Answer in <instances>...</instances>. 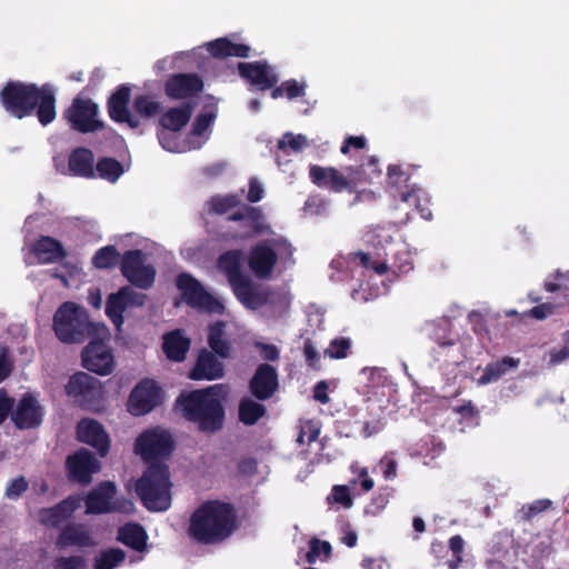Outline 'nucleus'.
<instances>
[{"mask_svg":"<svg viewBox=\"0 0 569 569\" xmlns=\"http://www.w3.org/2000/svg\"><path fill=\"white\" fill-rule=\"evenodd\" d=\"M266 412L263 405L252 400L243 399L239 405L240 420L246 425L256 423Z\"/></svg>","mask_w":569,"mask_h":569,"instance_id":"41","label":"nucleus"},{"mask_svg":"<svg viewBox=\"0 0 569 569\" xmlns=\"http://www.w3.org/2000/svg\"><path fill=\"white\" fill-rule=\"evenodd\" d=\"M120 266L122 274L133 286L148 289L153 284L156 270L141 251H126Z\"/></svg>","mask_w":569,"mask_h":569,"instance_id":"11","label":"nucleus"},{"mask_svg":"<svg viewBox=\"0 0 569 569\" xmlns=\"http://www.w3.org/2000/svg\"><path fill=\"white\" fill-rule=\"evenodd\" d=\"M274 262V251H250L249 266L258 277L268 276Z\"/></svg>","mask_w":569,"mask_h":569,"instance_id":"34","label":"nucleus"},{"mask_svg":"<svg viewBox=\"0 0 569 569\" xmlns=\"http://www.w3.org/2000/svg\"><path fill=\"white\" fill-rule=\"evenodd\" d=\"M356 257L363 267L375 270L378 274H383L388 270V262L381 257L380 251H360Z\"/></svg>","mask_w":569,"mask_h":569,"instance_id":"44","label":"nucleus"},{"mask_svg":"<svg viewBox=\"0 0 569 569\" xmlns=\"http://www.w3.org/2000/svg\"><path fill=\"white\" fill-rule=\"evenodd\" d=\"M203 89V82L198 74L180 73V99L189 97L194 101Z\"/></svg>","mask_w":569,"mask_h":569,"instance_id":"43","label":"nucleus"},{"mask_svg":"<svg viewBox=\"0 0 569 569\" xmlns=\"http://www.w3.org/2000/svg\"><path fill=\"white\" fill-rule=\"evenodd\" d=\"M180 297L193 308L210 312L222 313L224 306L208 293L198 280L190 274L180 273Z\"/></svg>","mask_w":569,"mask_h":569,"instance_id":"10","label":"nucleus"},{"mask_svg":"<svg viewBox=\"0 0 569 569\" xmlns=\"http://www.w3.org/2000/svg\"><path fill=\"white\" fill-rule=\"evenodd\" d=\"M120 247L121 249H153L154 242L148 238L140 237L136 233H128L119 238V240L114 244H106L100 247L99 249H117Z\"/></svg>","mask_w":569,"mask_h":569,"instance_id":"40","label":"nucleus"},{"mask_svg":"<svg viewBox=\"0 0 569 569\" xmlns=\"http://www.w3.org/2000/svg\"><path fill=\"white\" fill-rule=\"evenodd\" d=\"M119 540L141 551L146 547L147 535L144 529L139 525H126L119 530Z\"/></svg>","mask_w":569,"mask_h":569,"instance_id":"36","label":"nucleus"},{"mask_svg":"<svg viewBox=\"0 0 569 569\" xmlns=\"http://www.w3.org/2000/svg\"><path fill=\"white\" fill-rule=\"evenodd\" d=\"M158 130H170L171 132H178V107H172L160 116L158 121Z\"/></svg>","mask_w":569,"mask_h":569,"instance_id":"53","label":"nucleus"},{"mask_svg":"<svg viewBox=\"0 0 569 569\" xmlns=\"http://www.w3.org/2000/svg\"><path fill=\"white\" fill-rule=\"evenodd\" d=\"M320 433L319 427L312 421H306L300 426V432L297 438L299 443L312 442L318 439Z\"/></svg>","mask_w":569,"mask_h":569,"instance_id":"54","label":"nucleus"},{"mask_svg":"<svg viewBox=\"0 0 569 569\" xmlns=\"http://www.w3.org/2000/svg\"><path fill=\"white\" fill-rule=\"evenodd\" d=\"M236 528V515L228 503L209 501L199 507L190 519L189 533L207 545L220 543Z\"/></svg>","mask_w":569,"mask_h":569,"instance_id":"4","label":"nucleus"},{"mask_svg":"<svg viewBox=\"0 0 569 569\" xmlns=\"http://www.w3.org/2000/svg\"><path fill=\"white\" fill-rule=\"evenodd\" d=\"M217 106L207 103L203 110L194 118L190 131L180 142V153L198 150L210 139L211 129L217 118Z\"/></svg>","mask_w":569,"mask_h":569,"instance_id":"9","label":"nucleus"},{"mask_svg":"<svg viewBox=\"0 0 569 569\" xmlns=\"http://www.w3.org/2000/svg\"><path fill=\"white\" fill-rule=\"evenodd\" d=\"M123 292H114L109 295L106 302V313L113 325L120 330L123 325V312L129 308L127 301L122 298Z\"/></svg>","mask_w":569,"mask_h":569,"instance_id":"35","label":"nucleus"},{"mask_svg":"<svg viewBox=\"0 0 569 569\" xmlns=\"http://www.w3.org/2000/svg\"><path fill=\"white\" fill-rule=\"evenodd\" d=\"M93 541L89 531L82 525H69L60 532L56 546L59 549H64L67 547L77 546V547H89L92 546Z\"/></svg>","mask_w":569,"mask_h":569,"instance_id":"29","label":"nucleus"},{"mask_svg":"<svg viewBox=\"0 0 569 569\" xmlns=\"http://www.w3.org/2000/svg\"><path fill=\"white\" fill-rule=\"evenodd\" d=\"M306 214L320 216L327 210V202L320 196H310L303 206Z\"/></svg>","mask_w":569,"mask_h":569,"instance_id":"55","label":"nucleus"},{"mask_svg":"<svg viewBox=\"0 0 569 569\" xmlns=\"http://www.w3.org/2000/svg\"><path fill=\"white\" fill-rule=\"evenodd\" d=\"M132 107L136 112L134 116L143 119L154 118L163 111L161 102L154 96L148 93L134 96Z\"/></svg>","mask_w":569,"mask_h":569,"instance_id":"31","label":"nucleus"},{"mask_svg":"<svg viewBox=\"0 0 569 569\" xmlns=\"http://www.w3.org/2000/svg\"><path fill=\"white\" fill-rule=\"evenodd\" d=\"M82 566V558L72 557H60L53 561L54 569H78Z\"/></svg>","mask_w":569,"mask_h":569,"instance_id":"62","label":"nucleus"},{"mask_svg":"<svg viewBox=\"0 0 569 569\" xmlns=\"http://www.w3.org/2000/svg\"><path fill=\"white\" fill-rule=\"evenodd\" d=\"M162 350L171 361H178V329L163 336Z\"/></svg>","mask_w":569,"mask_h":569,"instance_id":"50","label":"nucleus"},{"mask_svg":"<svg viewBox=\"0 0 569 569\" xmlns=\"http://www.w3.org/2000/svg\"><path fill=\"white\" fill-rule=\"evenodd\" d=\"M229 387L223 383L194 390L188 396L180 395V406L186 417L199 425L202 431L213 432L222 428L224 411L222 401L227 399Z\"/></svg>","mask_w":569,"mask_h":569,"instance_id":"3","label":"nucleus"},{"mask_svg":"<svg viewBox=\"0 0 569 569\" xmlns=\"http://www.w3.org/2000/svg\"><path fill=\"white\" fill-rule=\"evenodd\" d=\"M119 292H123L122 298L127 301L129 308L142 307L146 302L147 296L142 292L136 291L129 286L122 287Z\"/></svg>","mask_w":569,"mask_h":569,"instance_id":"57","label":"nucleus"},{"mask_svg":"<svg viewBox=\"0 0 569 569\" xmlns=\"http://www.w3.org/2000/svg\"><path fill=\"white\" fill-rule=\"evenodd\" d=\"M0 103L9 116L19 120L36 116L43 127L57 117L56 90L50 83L10 80L0 91Z\"/></svg>","mask_w":569,"mask_h":569,"instance_id":"1","label":"nucleus"},{"mask_svg":"<svg viewBox=\"0 0 569 569\" xmlns=\"http://www.w3.org/2000/svg\"><path fill=\"white\" fill-rule=\"evenodd\" d=\"M237 68L241 79L260 91L272 90L279 81L274 68L266 60L239 62Z\"/></svg>","mask_w":569,"mask_h":569,"instance_id":"14","label":"nucleus"},{"mask_svg":"<svg viewBox=\"0 0 569 569\" xmlns=\"http://www.w3.org/2000/svg\"><path fill=\"white\" fill-rule=\"evenodd\" d=\"M224 325L222 322H216L210 327L209 330V346L220 357L227 358L230 353V345L223 339Z\"/></svg>","mask_w":569,"mask_h":569,"instance_id":"37","label":"nucleus"},{"mask_svg":"<svg viewBox=\"0 0 569 569\" xmlns=\"http://www.w3.org/2000/svg\"><path fill=\"white\" fill-rule=\"evenodd\" d=\"M230 39L227 37L217 38L206 43V49L216 59H226L230 57Z\"/></svg>","mask_w":569,"mask_h":569,"instance_id":"46","label":"nucleus"},{"mask_svg":"<svg viewBox=\"0 0 569 569\" xmlns=\"http://www.w3.org/2000/svg\"><path fill=\"white\" fill-rule=\"evenodd\" d=\"M131 88L123 83L117 87L107 100V110L110 119L117 123H127L131 129L140 126V119L129 109Z\"/></svg>","mask_w":569,"mask_h":569,"instance_id":"15","label":"nucleus"},{"mask_svg":"<svg viewBox=\"0 0 569 569\" xmlns=\"http://www.w3.org/2000/svg\"><path fill=\"white\" fill-rule=\"evenodd\" d=\"M94 154L86 147L73 149L68 159V168L76 177L92 179L96 177Z\"/></svg>","mask_w":569,"mask_h":569,"instance_id":"28","label":"nucleus"},{"mask_svg":"<svg viewBox=\"0 0 569 569\" xmlns=\"http://www.w3.org/2000/svg\"><path fill=\"white\" fill-rule=\"evenodd\" d=\"M120 261L118 251H97L93 263L97 268L107 269L114 267Z\"/></svg>","mask_w":569,"mask_h":569,"instance_id":"52","label":"nucleus"},{"mask_svg":"<svg viewBox=\"0 0 569 569\" xmlns=\"http://www.w3.org/2000/svg\"><path fill=\"white\" fill-rule=\"evenodd\" d=\"M331 497L335 502H338L346 508H350L352 506V499L347 486H335Z\"/></svg>","mask_w":569,"mask_h":569,"instance_id":"61","label":"nucleus"},{"mask_svg":"<svg viewBox=\"0 0 569 569\" xmlns=\"http://www.w3.org/2000/svg\"><path fill=\"white\" fill-rule=\"evenodd\" d=\"M278 388V375L270 365H260L250 381L252 393L260 400L269 399Z\"/></svg>","mask_w":569,"mask_h":569,"instance_id":"25","label":"nucleus"},{"mask_svg":"<svg viewBox=\"0 0 569 569\" xmlns=\"http://www.w3.org/2000/svg\"><path fill=\"white\" fill-rule=\"evenodd\" d=\"M79 507L80 499L76 497H68L54 507L42 508L38 512V519L40 523L56 528L69 519Z\"/></svg>","mask_w":569,"mask_h":569,"instance_id":"24","label":"nucleus"},{"mask_svg":"<svg viewBox=\"0 0 569 569\" xmlns=\"http://www.w3.org/2000/svg\"><path fill=\"white\" fill-rule=\"evenodd\" d=\"M76 227L84 232L83 238L88 243H94L100 239L96 222L77 219Z\"/></svg>","mask_w":569,"mask_h":569,"instance_id":"58","label":"nucleus"},{"mask_svg":"<svg viewBox=\"0 0 569 569\" xmlns=\"http://www.w3.org/2000/svg\"><path fill=\"white\" fill-rule=\"evenodd\" d=\"M242 251H226L218 261L219 269L227 276L233 293L238 300L249 309H258L269 300V290L256 287L242 271Z\"/></svg>","mask_w":569,"mask_h":569,"instance_id":"6","label":"nucleus"},{"mask_svg":"<svg viewBox=\"0 0 569 569\" xmlns=\"http://www.w3.org/2000/svg\"><path fill=\"white\" fill-rule=\"evenodd\" d=\"M84 368L98 375H109L113 369V356L101 341L89 343L82 351Z\"/></svg>","mask_w":569,"mask_h":569,"instance_id":"18","label":"nucleus"},{"mask_svg":"<svg viewBox=\"0 0 569 569\" xmlns=\"http://www.w3.org/2000/svg\"><path fill=\"white\" fill-rule=\"evenodd\" d=\"M398 231L393 227L378 226L365 232L363 243L372 249H385L393 244L395 236Z\"/></svg>","mask_w":569,"mask_h":569,"instance_id":"30","label":"nucleus"},{"mask_svg":"<svg viewBox=\"0 0 569 569\" xmlns=\"http://www.w3.org/2000/svg\"><path fill=\"white\" fill-rule=\"evenodd\" d=\"M363 382L369 387H376L382 382L383 370L380 368H363L360 372Z\"/></svg>","mask_w":569,"mask_h":569,"instance_id":"60","label":"nucleus"},{"mask_svg":"<svg viewBox=\"0 0 569 569\" xmlns=\"http://www.w3.org/2000/svg\"><path fill=\"white\" fill-rule=\"evenodd\" d=\"M67 468L71 479L88 485L92 480L93 473L100 469L99 461L87 449H80L67 459Z\"/></svg>","mask_w":569,"mask_h":569,"instance_id":"17","label":"nucleus"},{"mask_svg":"<svg viewBox=\"0 0 569 569\" xmlns=\"http://www.w3.org/2000/svg\"><path fill=\"white\" fill-rule=\"evenodd\" d=\"M98 113L99 107L96 102L77 96L63 112V118L72 130L80 133H93L104 128L103 121L97 118Z\"/></svg>","mask_w":569,"mask_h":569,"instance_id":"8","label":"nucleus"},{"mask_svg":"<svg viewBox=\"0 0 569 569\" xmlns=\"http://www.w3.org/2000/svg\"><path fill=\"white\" fill-rule=\"evenodd\" d=\"M331 552V546L327 541L312 540L310 543V550L307 553V560L310 563H315L318 560H326L329 558Z\"/></svg>","mask_w":569,"mask_h":569,"instance_id":"47","label":"nucleus"},{"mask_svg":"<svg viewBox=\"0 0 569 569\" xmlns=\"http://www.w3.org/2000/svg\"><path fill=\"white\" fill-rule=\"evenodd\" d=\"M170 487L168 467L151 463L137 482L136 491L147 509L163 511L171 505Z\"/></svg>","mask_w":569,"mask_h":569,"instance_id":"7","label":"nucleus"},{"mask_svg":"<svg viewBox=\"0 0 569 569\" xmlns=\"http://www.w3.org/2000/svg\"><path fill=\"white\" fill-rule=\"evenodd\" d=\"M172 449L171 436L161 429L148 430L141 433L134 443V452L150 462L156 458L166 457Z\"/></svg>","mask_w":569,"mask_h":569,"instance_id":"13","label":"nucleus"},{"mask_svg":"<svg viewBox=\"0 0 569 569\" xmlns=\"http://www.w3.org/2000/svg\"><path fill=\"white\" fill-rule=\"evenodd\" d=\"M306 83L298 82L296 79H289L283 81L280 86H274L271 90V98L279 99L281 97H287L289 100L299 98L305 96L306 93Z\"/></svg>","mask_w":569,"mask_h":569,"instance_id":"38","label":"nucleus"},{"mask_svg":"<svg viewBox=\"0 0 569 569\" xmlns=\"http://www.w3.org/2000/svg\"><path fill=\"white\" fill-rule=\"evenodd\" d=\"M410 177L406 173L400 166L390 164L388 167V180L391 184V193L395 198H400V200L409 206H415L417 211L420 213L421 218L426 220L432 219V212L427 203L420 202L419 192L421 189L410 188L408 184L405 186V189H400L398 184L407 183Z\"/></svg>","mask_w":569,"mask_h":569,"instance_id":"12","label":"nucleus"},{"mask_svg":"<svg viewBox=\"0 0 569 569\" xmlns=\"http://www.w3.org/2000/svg\"><path fill=\"white\" fill-rule=\"evenodd\" d=\"M29 483L27 479L20 476L8 483L4 496L9 500H16L27 491Z\"/></svg>","mask_w":569,"mask_h":569,"instance_id":"51","label":"nucleus"},{"mask_svg":"<svg viewBox=\"0 0 569 569\" xmlns=\"http://www.w3.org/2000/svg\"><path fill=\"white\" fill-rule=\"evenodd\" d=\"M78 438L81 442L94 447L101 456H106L109 450V438L103 427L96 420L82 419L78 423Z\"/></svg>","mask_w":569,"mask_h":569,"instance_id":"23","label":"nucleus"},{"mask_svg":"<svg viewBox=\"0 0 569 569\" xmlns=\"http://www.w3.org/2000/svg\"><path fill=\"white\" fill-rule=\"evenodd\" d=\"M209 203L211 212L226 217L243 204L237 194L214 196Z\"/></svg>","mask_w":569,"mask_h":569,"instance_id":"39","label":"nucleus"},{"mask_svg":"<svg viewBox=\"0 0 569 569\" xmlns=\"http://www.w3.org/2000/svg\"><path fill=\"white\" fill-rule=\"evenodd\" d=\"M67 392L69 396L90 400L100 396L101 385L97 378L86 372H78L70 378L67 385Z\"/></svg>","mask_w":569,"mask_h":569,"instance_id":"27","label":"nucleus"},{"mask_svg":"<svg viewBox=\"0 0 569 569\" xmlns=\"http://www.w3.org/2000/svg\"><path fill=\"white\" fill-rule=\"evenodd\" d=\"M224 220L231 223L222 234L227 240L246 241L264 237L251 249H290L291 247L283 236L271 229L260 207L241 204L238 210L224 217Z\"/></svg>","mask_w":569,"mask_h":569,"instance_id":"2","label":"nucleus"},{"mask_svg":"<svg viewBox=\"0 0 569 569\" xmlns=\"http://www.w3.org/2000/svg\"><path fill=\"white\" fill-rule=\"evenodd\" d=\"M309 178L318 188L327 189L336 193L348 192L349 182L347 181L346 174L335 167L312 164L309 168Z\"/></svg>","mask_w":569,"mask_h":569,"instance_id":"19","label":"nucleus"},{"mask_svg":"<svg viewBox=\"0 0 569 569\" xmlns=\"http://www.w3.org/2000/svg\"><path fill=\"white\" fill-rule=\"evenodd\" d=\"M307 146V139L303 134H293L291 132H287L283 134L282 139L278 141V148L280 150H286V148H290L293 151H301Z\"/></svg>","mask_w":569,"mask_h":569,"instance_id":"49","label":"nucleus"},{"mask_svg":"<svg viewBox=\"0 0 569 569\" xmlns=\"http://www.w3.org/2000/svg\"><path fill=\"white\" fill-rule=\"evenodd\" d=\"M351 347V341L348 338H337L331 341L329 347L325 350V355L332 359H342L348 356Z\"/></svg>","mask_w":569,"mask_h":569,"instance_id":"48","label":"nucleus"},{"mask_svg":"<svg viewBox=\"0 0 569 569\" xmlns=\"http://www.w3.org/2000/svg\"><path fill=\"white\" fill-rule=\"evenodd\" d=\"M224 375V368L221 361L217 357L203 349L199 352L197 362L193 369L189 373V378L192 380H218Z\"/></svg>","mask_w":569,"mask_h":569,"instance_id":"22","label":"nucleus"},{"mask_svg":"<svg viewBox=\"0 0 569 569\" xmlns=\"http://www.w3.org/2000/svg\"><path fill=\"white\" fill-rule=\"evenodd\" d=\"M556 309H557V305L550 303V302H545V303H540V305L533 307L532 309H530L529 311L525 312V316L535 318L537 320H545V319L551 317L552 315H555Z\"/></svg>","mask_w":569,"mask_h":569,"instance_id":"59","label":"nucleus"},{"mask_svg":"<svg viewBox=\"0 0 569 569\" xmlns=\"http://www.w3.org/2000/svg\"><path fill=\"white\" fill-rule=\"evenodd\" d=\"M29 264H59L54 269L53 277L61 279L67 284V276L73 274L78 267L74 262L67 261V251H30L27 258Z\"/></svg>","mask_w":569,"mask_h":569,"instance_id":"21","label":"nucleus"},{"mask_svg":"<svg viewBox=\"0 0 569 569\" xmlns=\"http://www.w3.org/2000/svg\"><path fill=\"white\" fill-rule=\"evenodd\" d=\"M126 558V553L121 549H110L108 551L101 552V555L96 559L94 568L96 569H113L119 563H121Z\"/></svg>","mask_w":569,"mask_h":569,"instance_id":"45","label":"nucleus"},{"mask_svg":"<svg viewBox=\"0 0 569 569\" xmlns=\"http://www.w3.org/2000/svg\"><path fill=\"white\" fill-rule=\"evenodd\" d=\"M367 144V140L365 139V137L362 136H349L345 139L341 148H340V152L342 154H348L349 151H350V148H356V149H363Z\"/></svg>","mask_w":569,"mask_h":569,"instance_id":"63","label":"nucleus"},{"mask_svg":"<svg viewBox=\"0 0 569 569\" xmlns=\"http://www.w3.org/2000/svg\"><path fill=\"white\" fill-rule=\"evenodd\" d=\"M116 487L111 482H104L92 490L86 499L87 513H103L116 510L112 503Z\"/></svg>","mask_w":569,"mask_h":569,"instance_id":"26","label":"nucleus"},{"mask_svg":"<svg viewBox=\"0 0 569 569\" xmlns=\"http://www.w3.org/2000/svg\"><path fill=\"white\" fill-rule=\"evenodd\" d=\"M346 178L349 182L348 186V192L352 193L358 190L359 187L371 183L372 182V176L369 174L366 170L365 163H361L359 166H349L346 168Z\"/></svg>","mask_w":569,"mask_h":569,"instance_id":"42","label":"nucleus"},{"mask_svg":"<svg viewBox=\"0 0 569 569\" xmlns=\"http://www.w3.org/2000/svg\"><path fill=\"white\" fill-rule=\"evenodd\" d=\"M94 171L99 178L114 183L123 174L124 169L116 158L102 157L98 159Z\"/></svg>","mask_w":569,"mask_h":569,"instance_id":"33","label":"nucleus"},{"mask_svg":"<svg viewBox=\"0 0 569 569\" xmlns=\"http://www.w3.org/2000/svg\"><path fill=\"white\" fill-rule=\"evenodd\" d=\"M160 389L152 380H143L131 391L128 400V410L133 416L150 412L159 402Z\"/></svg>","mask_w":569,"mask_h":569,"instance_id":"16","label":"nucleus"},{"mask_svg":"<svg viewBox=\"0 0 569 569\" xmlns=\"http://www.w3.org/2000/svg\"><path fill=\"white\" fill-rule=\"evenodd\" d=\"M386 480H393L397 477V462L389 456L383 457L379 462Z\"/></svg>","mask_w":569,"mask_h":569,"instance_id":"64","label":"nucleus"},{"mask_svg":"<svg viewBox=\"0 0 569 569\" xmlns=\"http://www.w3.org/2000/svg\"><path fill=\"white\" fill-rule=\"evenodd\" d=\"M43 417L39 401L31 395H24L12 411L11 419L19 429L38 427Z\"/></svg>","mask_w":569,"mask_h":569,"instance_id":"20","label":"nucleus"},{"mask_svg":"<svg viewBox=\"0 0 569 569\" xmlns=\"http://www.w3.org/2000/svg\"><path fill=\"white\" fill-rule=\"evenodd\" d=\"M159 143L164 150L178 152V132L170 130H157Z\"/></svg>","mask_w":569,"mask_h":569,"instance_id":"56","label":"nucleus"},{"mask_svg":"<svg viewBox=\"0 0 569 569\" xmlns=\"http://www.w3.org/2000/svg\"><path fill=\"white\" fill-rule=\"evenodd\" d=\"M518 365L519 360L511 357H506L500 361L489 363L486 367L483 375L478 380L479 385H488L497 381L508 371L516 369Z\"/></svg>","mask_w":569,"mask_h":569,"instance_id":"32","label":"nucleus"},{"mask_svg":"<svg viewBox=\"0 0 569 569\" xmlns=\"http://www.w3.org/2000/svg\"><path fill=\"white\" fill-rule=\"evenodd\" d=\"M53 330L61 342L80 343L91 335L99 338L108 336L104 326L90 322L86 310L73 302H63L53 316Z\"/></svg>","mask_w":569,"mask_h":569,"instance_id":"5","label":"nucleus"}]
</instances>
